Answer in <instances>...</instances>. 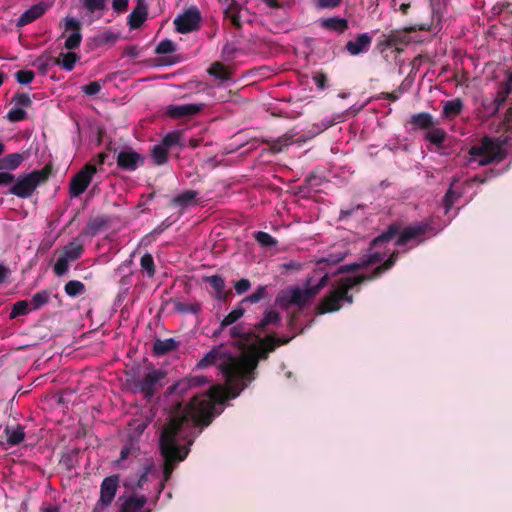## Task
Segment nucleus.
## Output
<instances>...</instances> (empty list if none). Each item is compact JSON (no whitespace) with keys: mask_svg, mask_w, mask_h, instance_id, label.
Masks as SVG:
<instances>
[{"mask_svg":"<svg viewBox=\"0 0 512 512\" xmlns=\"http://www.w3.org/2000/svg\"><path fill=\"white\" fill-rule=\"evenodd\" d=\"M34 67H36L41 74L45 75L49 70V63L44 61L43 57L40 55L38 56L35 61L32 64Z\"/></svg>","mask_w":512,"mask_h":512,"instance_id":"60","label":"nucleus"},{"mask_svg":"<svg viewBox=\"0 0 512 512\" xmlns=\"http://www.w3.org/2000/svg\"><path fill=\"white\" fill-rule=\"evenodd\" d=\"M176 50V45L169 39L162 40L156 47V54H170Z\"/></svg>","mask_w":512,"mask_h":512,"instance_id":"51","label":"nucleus"},{"mask_svg":"<svg viewBox=\"0 0 512 512\" xmlns=\"http://www.w3.org/2000/svg\"><path fill=\"white\" fill-rule=\"evenodd\" d=\"M119 483L120 477L117 474L104 478L100 485V498L98 501L104 505H111L119 488Z\"/></svg>","mask_w":512,"mask_h":512,"instance_id":"14","label":"nucleus"},{"mask_svg":"<svg viewBox=\"0 0 512 512\" xmlns=\"http://www.w3.org/2000/svg\"><path fill=\"white\" fill-rule=\"evenodd\" d=\"M313 81L320 90H324L327 87V76L322 71L316 72L313 75Z\"/></svg>","mask_w":512,"mask_h":512,"instance_id":"59","label":"nucleus"},{"mask_svg":"<svg viewBox=\"0 0 512 512\" xmlns=\"http://www.w3.org/2000/svg\"><path fill=\"white\" fill-rule=\"evenodd\" d=\"M119 39V36L111 31H105L97 35L94 40L97 46H105L107 44H114Z\"/></svg>","mask_w":512,"mask_h":512,"instance_id":"45","label":"nucleus"},{"mask_svg":"<svg viewBox=\"0 0 512 512\" xmlns=\"http://www.w3.org/2000/svg\"><path fill=\"white\" fill-rule=\"evenodd\" d=\"M383 258H384L383 253H380V252L370 253L368 255L361 257L362 265H364V267H368L370 265L380 263L383 260Z\"/></svg>","mask_w":512,"mask_h":512,"instance_id":"54","label":"nucleus"},{"mask_svg":"<svg viewBox=\"0 0 512 512\" xmlns=\"http://www.w3.org/2000/svg\"><path fill=\"white\" fill-rule=\"evenodd\" d=\"M51 296L52 291L49 289H43L35 293L30 301V309L33 311L41 309L44 305L50 302Z\"/></svg>","mask_w":512,"mask_h":512,"instance_id":"28","label":"nucleus"},{"mask_svg":"<svg viewBox=\"0 0 512 512\" xmlns=\"http://www.w3.org/2000/svg\"><path fill=\"white\" fill-rule=\"evenodd\" d=\"M148 16V6L145 0H137V5L133 8L128 17L130 29H138L146 21Z\"/></svg>","mask_w":512,"mask_h":512,"instance_id":"16","label":"nucleus"},{"mask_svg":"<svg viewBox=\"0 0 512 512\" xmlns=\"http://www.w3.org/2000/svg\"><path fill=\"white\" fill-rule=\"evenodd\" d=\"M280 321V314L277 311H267L264 317L254 325L255 330L264 332L269 325H277Z\"/></svg>","mask_w":512,"mask_h":512,"instance_id":"31","label":"nucleus"},{"mask_svg":"<svg viewBox=\"0 0 512 512\" xmlns=\"http://www.w3.org/2000/svg\"><path fill=\"white\" fill-rule=\"evenodd\" d=\"M82 41V34L80 31L72 32L69 37L66 39L64 47L67 50L77 49Z\"/></svg>","mask_w":512,"mask_h":512,"instance_id":"48","label":"nucleus"},{"mask_svg":"<svg viewBox=\"0 0 512 512\" xmlns=\"http://www.w3.org/2000/svg\"><path fill=\"white\" fill-rule=\"evenodd\" d=\"M201 14L196 7L189 8L183 14L177 16L174 25L177 32L186 34L199 28Z\"/></svg>","mask_w":512,"mask_h":512,"instance_id":"11","label":"nucleus"},{"mask_svg":"<svg viewBox=\"0 0 512 512\" xmlns=\"http://www.w3.org/2000/svg\"><path fill=\"white\" fill-rule=\"evenodd\" d=\"M242 10V5L239 4L236 0H232L229 4L224 8V16L229 19L231 24L236 29L242 28V22L240 17V12Z\"/></svg>","mask_w":512,"mask_h":512,"instance_id":"21","label":"nucleus"},{"mask_svg":"<svg viewBox=\"0 0 512 512\" xmlns=\"http://www.w3.org/2000/svg\"><path fill=\"white\" fill-rule=\"evenodd\" d=\"M180 140L181 132L173 131L168 133L160 143L169 150L172 146L179 144Z\"/></svg>","mask_w":512,"mask_h":512,"instance_id":"49","label":"nucleus"},{"mask_svg":"<svg viewBox=\"0 0 512 512\" xmlns=\"http://www.w3.org/2000/svg\"><path fill=\"white\" fill-rule=\"evenodd\" d=\"M140 265L143 270H145L149 277L154 276L155 274V264L154 259L150 253H145L140 260Z\"/></svg>","mask_w":512,"mask_h":512,"instance_id":"46","label":"nucleus"},{"mask_svg":"<svg viewBox=\"0 0 512 512\" xmlns=\"http://www.w3.org/2000/svg\"><path fill=\"white\" fill-rule=\"evenodd\" d=\"M205 383L206 379L204 377L194 376L191 378L180 380L178 383L175 384L173 389L178 393H183L188 388L202 386Z\"/></svg>","mask_w":512,"mask_h":512,"instance_id":"34","label":"nucleus"},{"mask_svg":"<svg viewBox=\"0 0 512 512\" xmlns=\"http://www.w3.org/2000/svg\"><path fill=\"white\" fill-rule=\"evenodd\" d=\"M85 8L90 11L102 10L105 6V0H83Z\"/></svg>","mask_w":512,"mask_h":512,"instance_id":"57","label":"nucleus"},{"mask_svg":"<svg viewBox=\"0 0 512 512\" xmlns=\"http://www.w3.org/2000/svg\"><path fill=\"white\" fill-rule=\"evenodd\" d=\"M166 372L162 369H156L153 365L149 366V371L143 377H136L134 370L127 372V383L133 392L143 394L146 399H151L162 386L161 381L165 379Z\"/></svg>","mask_w":512,"mask_h":512,"instance_id":"4","label":"nucleus"},{"mask_svg":"<svg viewBox=\"0 0 512 512\" xmlns=\"http://www.w3.org/2000/svg\"><path fill=\"white\" fill-rule=\"evenodd\" d=\"M415 27H409L406 29H395L389 33H383L379 38L376 48L380 53L385 52L388 49H394L397 52L404 51L405 47L411 42L409 32L416 31Z\"/></svg>","mask_w":512,"mask_h":512,"instance_id":"7","label":"nucleus"},{"mask_svg":"<svg viewBox=\"0 0 512 512\" xmlns=\"http://www.w3.org/2000/svg\"><path fill=\"white\" fill-rule=\"evenodd\" d=\"M51 174V167L45 165L40 170H35L29 174L19 177L10 187L9 193L22 199L32 196L37 187L46 182Z\"/></svg>","mask_w":512,"mask_h":512,"instance_id":"6","label":"nucleus"},{"mask_svg":"<svg viewBox=\"0 0 512 512\" xmlns=\"http://www.w3.org/2000/svg\"><path fill=\"white\" fill-rule=\"evenodd\" d=\"M197 197V192L193 190H186L179 195L173 197L171 199L170 205L171 206H178L181 208H186L193 203H195Z\"/></svg>","mask_w":512,"mask_h":512,"instance_id":"27","label":"nucleus"},{"mask_svg":"<svg viewBox=\"0 0 512 512\" xmlns=\"http://www.w3.org/2000/svg\"><path fill=\"white\" fill-rule=\"evenodd\" d=\"M84 252V245L79 239H74L63 247L61 255L54 264L53 271L57 276L65 275L71 262L78 260Z\"/></svg>","mask_w":512,"mask_h":512,"instance_id":"8","label":"nucleus"},{"mask_svg":"<svg viewBox=\"0 0 512 512\" xmlns=\"http://www.w3.org/2000/svg\"><path fill=\"white\" fill-rule=\"evenodd\" d=\"M460 198V194L455 192L451 187L446 192L443 204L446 209V213L453 207L454 202Z\"/></svg>","mask_w":512,"mask_h":512,"instance_id":"52","label":"nucleus"},{"mask_svg":"<svg viewBox=\"0 0 512 512\" xmlns=\"http://www.w3.org/2000/svg\"><path fill=\"white\" fill-rule=\"evenodd\" d=\"M48 9L45 2H39L27 9L17 20L18 27L26 26L40 18Z\"/></svg>","mask_w":512,"mask_h":512,"instance_id":"18","label":"nucleus"},{"mask_svg":"<svg viewBox=\"0 0 512 512\" xmlns=\"http://www.w3.org/2000/svg\"><path fill=\"white\" fill-rule=\"evenodd\" d=\"M469 154L473 157H479L478 164L485 166L491 163H500L506 156V149L497 139L484 137L477 145L469 149Z\"/></svg>","mask_w":512,"mask_h":512,"instance_id":"5","label":"nucleus"},{"mask_svg":"<svg viewBox=\"0 0 512 512\" xmlns=\"http://www.w3.org/2000/svg\"><path fill=\"white\" fill-rule=\"evenodd\" d=\"M2 162L4 169L7 171H12L17 169L23 162L24 156L21 153H11L2 157Z\"/></svg>","mask_w":512,"mask_h":512,"instance_id":"38","label":"nucleus"},{"mask_svg":"<svg viewBox=\"0 0 512 512\" xmlns=\"http://www.w3.org/2000/svg\"><path fill=\"white\" fill-rule=\"evenodd\" d=\"M511 83L512 78L510 77L507 81L501 82L496 96L494 98L495 110L497 111L507 100L509 94L511 93Z\"/></svg>","mask_w":512,"mask_h":512,"instance_id":"29","label":"nucleus"},{"mask_svg":"<svg viewBox=\"0 0 512 512\" xmlns=\"http://www.w3.org/2000/svg\"><path fill=\"white\" fill-rule=\"evenodd\" d=\"M12 102L19 108H28L32 105V100L27 93L17 92L12 97Z\"/></svg>","mask_w":512,"mask_h":512,"instance_id":"47","label":"nucleus"},{"mask_svg":"<svg viewBox=\"0 0 512 512\" xmlns=\"http://www.w3.org/2000/svg\"><path fill=\"white\" fill-rule=\"evenodd\" d=\"M432 230V226L429 223L419 222L413 225H409L400 231V226L396 223L391 224L386 231L381 233L379 236L375 237L371 243V248L379 247L382 244L390 242L396 236L397 240L395 242L396 246H404L409 241L418 239L419 237L425 235L428 231Z\"/></svg>","mask_w":512,"mask_h":512,"instance_id":"3","label":"nucleus"},{"mask_svg":"<svg viewBox=\"0 0 512 512\" xmlns=\"http://www.w3.org/2000/svg\"><path fill=\"white\" fill-rule=\"evenodd\" d=\"M30 311H32L30 309V302H28L27 300L17 301L12 306V310L10 312V318L14 319L19 316L26 315Z\"/></svg>","mask_w":512,"mask_h":512,"instance_id":"43","label":"nucleus"},{"mask_svg":"<svg viewBox=\"0 0 512 512\" xmlns=\"http://www.w3.org/2000/svg\"><path fill=\"white\" fill-rule=\"evenodd\" d=\"M145 157L140 153L126 149L120 151L117 155V166L125 171H135L139 166L144 164Z\"/></svg>","mask_w":512,"mask_h":512,"instance_id":"13","label":"nucleus"},{"mask_svg":"<svg viewBox=\"0 0 512 512\" xmlns=\"http://www.w3.org/2000/svg\"><path fill=\"white\" fill-rule=\"evenodd\" d=\"M398 256L399 251H393L389 258L384 263L377 266L370 274L340 278L337 282V286L319 303L317 307L318 313L325 314L338 311L342 307V302L352 304L353 295L349 294V291L357 285L379 278L384 272L395 265Z\"/></svg>","mask_w":512,"mask_h":512,"instance_id":"2","label":"nucleus"},{"mask_svg":"<svg viewBox=\"0 0 512 512\" xmlns=\"http://www.w3.org/2000/svg\"><path fill=\"white\" fill-rule=\"evenodd\" d=\"M258 333L255 327L249 331L244 330L241 345L247 347L248 352L239 357L229 355L221 364L226 390L213 387L208 395L194 396L184 407L181 403L174 405L159 439L160 452L164 459V482L171 477L175 465L189 454V446L194 442L191 429L209 426L217 414L216 404L236 398L254 380L259 360L268 358L270 352L291 340L273 334L260 338Z\"/></svg>","mask_w":512,"mask_h":512,"instance_id":"1","label":"nucleus"},{"mask_svg":"<svg viewBox=\"0 0 512 512\" xmlns=\"http://www.w3.org/2000/svg\"><path fill=\"white\" fill-rule=\"evenodd\" d=\"M174 310L180 314H193L197 315L202 310L200 302L184 303L179 300H173Z\"/></svg>","mask_w":512,"mask_h":512,"instance_id":"30","label":"nucleus"},{"mask_svg":"<svg viewBox=\"0 0 512 512\" xmlns=\"http://www.w3.org/2000/svg\"><path fill=\"white\" fill-rule=\"evenodd\" d=\"M409 123L414 130H430L438 124L428 112L415 113L410 116Z\"/></svg>","mask_w":512,"mask_h":512,"instance_id":"19","label":"nucleus"},{"mask_svg":"<svg viewBox=\"0 0 512 512\" xmlns=\"http://www.w3.org/2000/svg\"><path fill=\"white\" fill-rule=\"evenodd\" d=\"M7 443L10 446L19 445L25 438L24 427L22 425H16L15 427L7 425L4 429Z\"/></svg>","mask_w":512,"mask_h":512,"instance_id":"24","label":"nucleus"},{"mask_svg":"<svg viewBox=\"0 0 512 512\" xmlns=\"http://www.w3.org/2000/svg\"><path fill=\"white\" fill-rule=\"evenodd\" d=\"M178 342L173 338H167L164 340L157 339L153 344V354L155 356H163L169 352L176 350Z\"/></svg>","mask_w":512,"mask_h":512,"instance_id":"25","label":"nucleus"},{"mask_svg":"<svg viewBox=\"0 0 512 512\" xmlns=\"http://www.w3.org/2000/svg\"><path fill=\"white\" fill-rule=\"evenodd\" d=\"M372 43V37L368 33L359 34L355 40H350L346 43V50L350 55L356 56L361 53L367 52Z\"/></svg>","mask_w":512,"mask_h":512,"instance_id":"17","label":"nucleus"},{"mask_svg":"<svg viewBox=\"0 0 512 512\" xmlns=\"http://www.w3.org/2000/svg\"><path fill=\"white\" fill-rule=\"evenodd\" d=\"M16 80L20 84H29L33 81L35 74L31 70H19L15 74Z\"/></svg>","mask_w":512,"mask_h":512,"instance_id":"55","label":"nucleus"},{"mask_svg":"<svg viewBox=\"0 0 512 512\" xmlns=\"http://www.w3.org/2000/svg\"><path fill=\"white\" fill-rule=\"evenodd\" d=\"M168 151L161 143L154 145L151 149L153 163L157 166L165 164L168 159Z\"/></svg>","mask_w":512,"mask_h":512,"instance_id":"37","label":"nucleus"},{"mask_svg":"<svg viewBox=\"0 0 512 512\" xmlns=\"http://www.w3.org/2000/svg\"><path fill=\"white\" fill-rule=\"evenodd\" d=\"M361 268H365L364 265H362V259L359 260V262L351 263L342 265L338 269V273H351L356 272Z\"/></svg>","mask_w":512,"mask_h":512,"instance_id":"58","label":"nucleus"},{"mask_svg":"<svg viewBox=\"0 0 512 512\" xmlns=\"http://www.w3.org/2000/svg\"><path fill=\"white\" fill-rule=\"evenodd\" d=\"M291 142V137H280L274 141L272 150L275 152L282 151L283 147L288 146Z\"/></svg>","mask_w":512,"mask_h":512,"instance_id":"61","label":"nucleus"},{"mask_svg":"<svg viewBox=\"0 0 512 512\" xmlns=\"http://www.w3.org/2000/svg\"><path fill=\"white\" fill-rule=\"evenodd\" d=\"M205 108L203 103H190L183 105L171 104L166 107V115L172 119H188L198 115Z\"/></svg>","mask_w":512,"mask_h":512,"instance_id":"12","label":"nucleus"},{"mask_svg":"<svg viewBox=\"0 0 512 512\" xmlns=\"http://www.w3.org/2000/svg\"><path fill=\"white\" fill-rule=\"evenodd\" d=\"M221 347H215L210 350L205 356L197 363L198 368H207L211 365L217 363L218 360L222 359V362L219 364V368L221 369V364L228 358Z\"/></svg>","mask_w":512,"mask_h":512,"instance_id":"20","label":"nucleus"},{"mask_svg":"<svg viewBox=\"0 0 512 512\" xmlns=\"http://www.w3.org/2000/svg\"><path fill=\"white\" fill-rule=\"evenodd\" d=\"M14 181V175L10 172L2 171L0 172V186L9 185Z\"/></svg>","mask_w":512,"mask_h":512,"instance_id":"64","label":"nucleus"},{"mask_svg":"<svg viewBox=\"0 0 512 512\" xmlns=\"http://www.w3.org/2000/svg\"><path fill=\"white\" fill-rule=\"evenodd\" d=\"M243 333H244V327H243L242 324H238L236 326H233L230 329L231 337L234 338V339H237L240 345H241Z\"/></svg>","mask_w":512,"mask_h":512,"instance_id":"63","label":"nucleus"},{"mask_svg":"<svg viewBox=\"0 0 512 512\" xmlns=\"http://www.w3.org/2000/svg\"><path fill=\"white\" fill-rule=\"evenodd\" d=\"M213 290V297L223 303H227L233 296L232 290L226 289L225 279L220 275H211L204 278Z\"/></svg>","mask_w":512,"mask_h":512,"instance_id":"15","label":"nucleus"},{"mask_svg":"<svg viewBox=\"0 0 512 512\" xmlns=\"http://www.w3.org/2000/svg\"><path fill=\"white\" fill-rule=\"evenodd\" d=\"M320 23L324 29L336 31L338 33H344L349 27L348 21L345 18L340 17L325 18L322 19Z\"/></svg>","mask_w":512,"mask_h":512,"instance_id":"26","label":"nucleus"},{"mask_svg":"<svg viewBox=\"0 0 512 512\" xmlns=\"http://www.w3.org/2000/svg\"><path fill=\"white\" fill-rule=\"evenodd\" d=\"M315 297V291L309 288H293L289 293H282L278 296L277 302L283 308H288L291 305L303 306L309 300Z\"/></svg>","mask_w":512,"mask_h":512,"instance_id":"10","label":"nucleus"},{"mask_svg":"<svg viewBox=\"0 0 512 512\" xmlns=\"http://www.w3.org/2000/svg\"><path fill=\"white\" fill-rule=\"evenodd\" d=\"M245 313V309L243 308V304L241 302L231 311L229 312L224 319L220 323V329L224 330L226 327L237 322Z\"/></svg>","mask_w":512,"mask_h":512,"instance_id":"35","label":"nucleus"},{"mask_svg":"<svg viewBox=\"0 0 512 512\" xmlns=\"http://www.w3.org/2000/svg\"><path fill=\"white\" fill-rule=\"evenodd\" d=\"M280 321V314L277 311H267L264 317L254 325L255 330L264 332L269 325H277Z\"/></svg>","mask_w":512,"mask_h":512,"instance_id":"32","label":"nucleus"},{"mask_svg":"<svg viewBox=\"0 0 512 512\" xmlns=\"http://www.w3.org/2000/svg\"><path fill=\"white\" fill-rule=\"evenodd\" d=\"M207 72L211 76H213L217 79H220L221 81L229 80L230 76H231L227 67L224 64H222L221 62H214L210 66V68L207 70Z\"/></svg>","mask_w":512,"mask_h":512,"instance_id":"39","label":"nucleus"},{"mask_svg":"<svg viewBox=\"0 0 512 512\" xmlns=\"http://www.w3.org/2000/svg\"><path fill=\"white\" fill-rule=\"evenodd\" d=\"M6 118L10 122H20L27 118V113L24 109L15 106L14 108L9 110V112L6 115Z\"/></svg>","mask_w":512,"mask_h":512,"instance_id":"50","label":"nucleus"},{"mask_svg":"<svg viewBox=\"0 0 512 512\" xmlns=\"http://www.w3.org/2000/svg\"><path fill=\"white\" fill-rule=\"evenodd\" d=\"M280 321V314L277 311H267L264 317L254 325L255 330L264 332L269 325H277Z\"/></svg>","mask_w":512,"mask_h":512,"instance_id":"33","label":"nucleus"},{"mask_svg":"<svg viewBox=\"0 0 512 512\" xmlns=\"http://www.w3.org/2000/svg\"><path fill=\"white\" fill-rule=\"evenodd\" d=\"M147 503V497L141 495L139 497L130 496L120 506L118 512H139Z\"/></svg>","mask_w":512,"mask_h":512,"instance_id":"23","label":"nucleus"},{"mask_svg":"<svg viewBox=\"0 0 512 512\" xmlns=\"http://www.w3.org/2000/svg\"><path fill=\"white\" fill-rule=\"evenodd\" d=\"M253 238L255 241L263 248H270L277 245L278 241L276 238L271 236L267 232L256 231L253 233Z\"/></svg>","mask_w":512,"mask_h":512,"instance_id":"41","label":"nucleus"},{"mask_svg":"<svg viewBox=\"0 0 512 512\" xmlns=\"http://www.w3.org/2000/svg\"><path fill=\"white\" fill-rule=\"evenodd\" d=\"M463 101L460 98L443 102L442 118L451 120L460 115L463 110Z\"/></svg>","mask_w":512,"mask_h":512,"instance_id":"22","label":"nucleus"},{"mask_svg":"<svg viewBox=\"0 0 512 512\" xmlns=\"http://www.w3.org/2000/svg\"><path fill=\"white\" fill-rule=\"evenodd\" d=\"M251 287L250 280L246 278H242L236 282H234V289L238 295H242L247 292Z\"/></svg>","mask_w":512,"mask_h":512,"instance_id":"56","label":"nucleus"},{"mask_svg":"<svg viewBox=\"0 0 512 512\" xmlns=\"http://www.w3.org/2000/svg\"><path fill=\"white\" fill-rule=\"evenodd\" d=\"M102 89V85L99 81H92L81 87V91L87 96H95Z\"/></svg>","mask_w":512,"mask_h":512,"instance_id":"53","label":"nucleus"},{"mask_svg":"<svg viewBox=\"0 0 512 512\" xmlns=\"http://www.w3.org/2000/svg\"><path fill=\"white\" fill-rule=\"evenodd\" d=\"M65 293L72 298L78 297L85 293V285L79 280H70L64 286Z\"/></svg>","mask_w":512,"mask_h":512,"instance_id":"40","label":"nucleus"},{"mask_svg":"<svg viewBox=\"0 0 512 512\" xmlns=\"http://www.w3.org/2000/svg\"><path fill=\"white\" fill-rule=\"evenodd\" d=\"M79 59V55H77L75 52L69 51L67 53H62L59 66H61L66 71H72Z\"/></svg>","mask_w":512,"mask_h":512,"instance_id":"42","label":"nucleus"},{"mask_svg":"<svg viewBox=\"0 0 512 512\" xmlns=\"http://www.w3.org/2000/svg\"><path fill=\"white\" fill-rule=\"evenodd\" d=\"M129 0H113L112 8L117 13H123L127 10Z\"/></svg>","mask_w":512,"mask_h":512,"instance_id":"62","label":"nucleus"},{"mask_svg":"<svg viewBox=\"0 0 512 512\" xmlns=\"http://www.w3.org/2000/svg\"><path fill=\"white\" fill-rule=\"evenodd\" d=\"M447 137V133L444 129L438 128L434 126L432 129L428 130L425 135V139L429 141L431 144L441 147Z\"/></svg>","mask_w":512,"mask_h":512,"instance_id":"36","label":"nucleus"},{"mask_svg":"<svg viewBox=\"0 0 512 512\" xmlns=\"http://www.w3.org/2000/svg\"><path fill=\"white\" fill-rule=\"evenodd\" d=\"M266 295H267V286L260 285L257 287V289L252 294H250L249 296L242 299L241 304H244L247 302L258 303L259 301L264 299L266 297Z\"/></svg>","mask_w":512,"mask_h":512,"instance_id":"44","label":"nucleus"},{"mask_svg":"<svg viewBox=\"0 0 512 512\" xmlns=\"http://www.w3.org/2000/svg\"><path fill=\"white\" fill-rule=\"evenodd\" d=\"M97 168L91 162L86 163L71 179L69 193L72 197H78L88 188Z\"/></svg>","mask_w":512,"mask_h":512,"instance_id":"9","label":"nucleus"}]
</instances>
